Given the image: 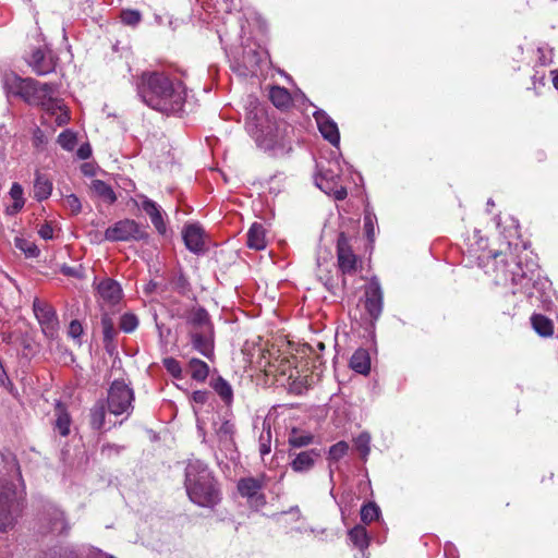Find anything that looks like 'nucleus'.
Segmentation results:
<instances>
[{
    "mask_svg": "<svg viewBox=\"0 0 558 558\" xmlns=\"http://www.w3.org/2000/svg\"><path fill=\"white\" fill-rule=\"evenodd\" d=\"M215 478L207 464L201 460H191L185 469V488L189 496L205 501L198 493L199 485L208 484V481Z\"/></svg>",
    "mask_w": 558,
    "mask_h": 558,
    "instance_id": "obj_6",
    "label": "nucleus"
},
{
    "mask_svg": "<svg viewBox=\"0 0 558 558\" xmlns=\"http://www.w3.org/2000/svg\"><path fill=\"white\" fill-rule=\"evenodd\" d=\"M349 446L345 441H339L332 445L329 449L330 459L338 461L347 454Z\"/></svg>",
    "mask_w": 558,
    "mask_h": 558,
    "instance_id": "obj_46",
    "label": "nucleus"
},
{
    "mask_svg": "<svg viewBox=\"0 0 558 558\" xmlns=\"http://www.w3.org/2000/svg\"><path fill=\"white\" fill-rule=\"evenodd\" d=\"M142 15L137 10H123L121 12V21L125 25L135 26L141 22Z\"/></svg>",
    "mask_w": 558,
    "mask_h": 558,
    "instance_id": "obj_45",
    "label": "nucleus"
},
{
    "mask_svg": "<svg viewBox=\"0 0 558 558\" xmlns=\"http://www.w3.org/2000/svg\"><path fill=\"white\" fill-rule=\"evenodd\" d=\"M291 390L296 392V393H302L303 388H302L301 383L293 381V384L291 385Z\"/></svg>",
    "mask_w": 558,
    "mask_h": 558,
    "instance_id": "obj_61",
    "label": "nucleus"
},
{
    "mask_svg": "<svg viewBox=\"0 0 558 558\" xmlns=\"http://www.w3.org/2000/svg\"><path fill=\"white\" fill-rule=\"evenodd\" d=\"M319 457V451L316 449L301 451L292 459L291 469L298 473L307 472L314 466Z\"/></svg>",
    "mask_w": 558,
    "mask_h": 558,
    "instance_id": "obj_22",
    "label": "nucleus"
},
{
    "mask_svg": "<svg viewBox=\"0 0 558 558\" xmlns=\"http://www.w3.org/2000/svg\"><path fill=\"white\" fill-rule=\"evenodd\" d=\"M19 247L25 253L27 257H37L39 255V248L32 242H22Z\"/></svg>",
    "mask_w": 558,
    "mask_h": 558,
    "instance_id": "obj_51",
    "label": "nucleus"
},
{
    "mask_svg": "<svg viewBox=\"0 0 558 558\" xmlns=\"http://www.w3.org/2000/svg\"><path fill=\"white\" fill-rule=\"evenodd\" d=\"M198 493L204 497L205 501L195 499L193 496H189L191 501L201 507H215L221 500V493L219 485L215 478L208 481L206 485H199Z\"/></svg>",
    "mask_w": 558,
    "mask_h": 558,
    "instance_id": "obj_18",
    "label": "nucleus"
},
{
    "mask_svg": "<svg viewBox=\"0 0 558 558\" xmlns=\"http://www.w3.org/2000/svg\"><path fill=\"white\" fill-rule=\"evenodd\" d=\"M106 417V408L102 401H98L90 410V426L94 429L102 428Z\"/></svg>",
    "mask_w": 558,
    "mask_h": 558,
    "instance_id": "obj_38",
    "label": "nucleus"
},
{
    "mask_svg": "<svg viewBox=\"0 0 558 558\" xmlns=\"http://www.w3.org/2000/svg\"><path fill=\"white\" fill-rule=\"evenodd\" d=\"M28 64L37 75H45L54 71L56 62L50 52L37 48L33 51Z\"/></svg>",
    "mask_w": 558,
    "mask_h": 558,
    "instance_id": "obj_16",
    "label": "nucleus"
},
{
    "mask_svg": "<svg viewBox=\"0 0 558 558\" xmlns=\"http://www.w3.org/2000/svg\"><path fill=\"white\" fill-rule=\"evenodd\" d=\"M34 314L44 330H53L58 324L56 311L46 302L35 299L33 302Z\"/></svg>",
    "mask_w": 558,
    "mask_h": 558,
    "instance_id": "obj_15",
    "label": "nucleus"
},
{
    "mask_svg": "<svg viewBox=\"0 0 558 558\" xmlns=\"http://www.w3.org/2000/svg\"><path fill=\"white\" fill-rule=\"evenodd\" d=\"M24 84H26V78H22L17 76L15 73H7L3 76V85L9 94L14 96L22 97Z\"/></svg>",
    "mask_w": 558,
    "mask_h": 558,
    "instance_id": "obj_29",
    "label": "nucleus"
},
{
    "mask_svg": "<svg viewBox=\"0 0 558 558\" xmlns=\"http://www.w3.org/2000/svg\"><path fill=\"white\" fill-rule=\"evenodd\" d=\"M162 364L167 372L171 374L174 378H182V367L178 360L174 357H166L162 361Z\"/></svg>",
    "mask_w": 558,
    "mask_h": 558,
    "instance_id": "obj_44",
    "label": "nucleus"
},
{
    "mask_svg": "<svg viewBox=\"0 0 558 558\" xmlns=\"http://www.w3.org/2000/svg\"><path fill=\"white\" fill-rule=\"evenodd\" d=\"M208 395L209 392L208 391H205V390H197V391H194L193 392V400L196 402V403H201V404H204L207 402L208 400Z\"/></svg>",
    "mask_w": 558,
    "mask_h": 558,
    "instance_id": "obj_58",
    "label": "nucleus"
},
{
    "mask_svg": "<svg viewBox=\"0 0 558 558\" xmlns=\"http://www.w3.org/2000/svg\"><path fill=\"white\" fill-rule=\"evenodd\" d=\"M100 325L102 330L104 347L109 354H112L117 349L116 340L119 333L116 329L114 320L110 314L102 313Z\"/></svg>",
    "mask_w": 558,
    "mask_h": 558,
    "instance_id": "obj_21",
    "label": "nucleus"
},
{
    "mask_svg": "<svg viewBox=\"0 0 558 558\" xmlns=\"http://www.w3.org/2000/svg\"><path fill=\"white\" fill-rule=\"evenodd\" d=\"M189 372L192 379L196 381H205L209 374V366L206 362L193 357L189 362Z\"/></svg>",
    "mask_w": 558,
    "mask_h": 558,
    "instance_id": "obj_31",
    "label": "nucleus"
},
{
    "mask_svg": "<svg viewBox=\"0 0 558 558\" xmlns=\"http://www.w3.org/2000/svg\"><path fill=\"white\" fill-rule=\"evenodd\" d=\"M535 267L536 265L533 264L532 267L526 266V270H524L522 265L514 259L511 262L506 260L501 267H497V271L501 272L500 276L497 275V278L504 281L510 280L513 286H519L523 289L533 281Z\"/></svg>",
    "mask_w": 558,
    "mask_h": 558,
    "instance_id": "obj_8",
    "label": "nucleus"
},
{
    "mask_svg": "<svg viewBox=\"0 0 558 558\" xmlns=\"http://www.w3.org/2000/svg\"><path fill=\"white\" fill-rule=\"evenodd\" d=\"M269 99L278 109H288L292 105L289 90L281 86H272L269 90Z\"/></svg>",
    "mask_w": 558,
    "mask_h": 558,
    "instance_id": "obj_26",
    "label": "nucleus"
},
{
    "mask_svg": "<svg viewBox=\"0 0 558 558\" xmlns=\"http://www.w3.org/2000/svg\"><path fill=\"white\" fill-rule=\"evenodd\" d=\"M318 130L325 140H340L338 126L335 121L323 110L314 113Z\"/></svg>",
    "mask_w": 558,
    "mask_h": 558,
    "instance_id": "obj_23",
    "label": "nucleus"
},
{
    "mask_svg": "<svg viewBox=\"0 0 558 558\" xmlns=\"http://www.w3.org/2000/svg\"><path fill=\"white\" fill-rule=\"evenodd\" d=\"M380 510L375 502H368L361 509V520L364 523H371L379 517Z\"/></svg>",
    "mask_w": 558,
    "mask_h": 558,
    "instance_id": "obj_41",
    "label": "nucleus"
},
{
    "mask_svg": "<svg viewBox=\"0 0 558 558\" xmlns=\"http://www.w3.org/2000/svg\"><path fill=\"white\" fill-rule=\"evenodd\" d=\"M337 258L342 274L352 275L356 271L359 259L353 253L344 233H340L337 240Z\"/></svg>",
    "mask_w": 558,
    "mask_h": 558,
    "instance_id": "obj_10",
    "label": "nucleus"
},
{
    "mask_svg": "<svg viewBox=\"0 0 558 558\" xmlns=\"http://www.w3.org/2000/svg\"><path fill=\"white\" fill-rule=\"evenodd\" d=\"M138 317L131 312L122 314L119 320L120 330H122L125 333H132L133 331H135L136 328L138 327Z\"/></svg>",
    "mask_w": 558,
    "mask_h": 558,
    "instance_id": "obj_40",
    "label": "nucleus"
},
{
    "mask_svg": "<svg viewBox=\"0 0 558 558\" xmlns=\"http://www.w3.org/2000/svg\"><path fill=\"white\" fill-rule=\"evenodd\" d=\"M374 215L371 214V213H365V216H364V229H365V232H366V235L368 239H373L374 236Z\"/></svg>",
    "mask_w": 558,
    "mask_h": 558,
    "instance_id": "obj_52",
    "label": "nucleus"
},
{
    "mask_svg": "<svg viewBox=\"0 0 558 558\" xmlns=\"http://www.w3.org/2000/svg\"><path fill=\"white\" fill-rule=\"evenodd\" d=\"M186 324L190 330H210L214 329L208 312L203 307H192L185 315Z\"/></svg>",
    "mask_w": 558,
    "mask_h": 558,
    "instance_id": "obj_20",
    "label": "nucleus"
},
{
    "mask_svg": "<svg viewBox=\"0 0 558 558\" xmlns=\"http://www.w3.org/2000/svg\"><path fill=\"white\" fill-rule=\"evenodd\" d=\"M9 194L13 199V205L7 208V213L9 215H14L19 213L25 204L22 185L19 183H13Z\"/></svg>",
    "mask_w": 558,
    "mask_h": 558,
    "instance_id": "obj_37",
    "label": "nucleus"
},
{
    "mask_svg": "<svg viewBox=\"0 0 558 558\" xmlns=\"http://www.w3.org/2000/svg\"><path fill=\"white\" fill-rule=\"evenodd\" d=\"M50 531L54 534H65L69 531V524L65 519L64 512L54 509L50 514Z\"/></svg>",
    "mask_w": 558,
    "mask_h": 558,
    "instance_id": "obj_35",
    "label": "nucleus"
},
{
    "mask_svg": "<svg viewBox=\"0 0 558 558\" xmlns=\"http://www.w3.org/2000/svg\"><path fill=\"white\" fill-rule=\"evenodd\" d=\"M90 189L93 192L101 197L105 202L112 204L116 202L117 196L112 190V187L101 180L92 181Z\"/></svg>",
    "mask_w": 558,
    "mask_h": 558,
    "instance_id": "obj_36",
    "label": "nucleus"
},
{
    "mask_svg": "<svg viewBox=\"0 0 558 558\" xmlns=\"http://www.w3.org/2000/svg\"><path fill=\"white\" fill-rule=\"evenodd\" d=\"M22 99L31 106H40L51 116H54L56 109H61V104L53 98L56 85L51 83H40L34 78L27 77L24 84Z\"/></svg>",
    "mask_w": 558,
    "mask_h": 558,
    "instance_id": "obj_4",
    "label": "nucleus"
},
{
    "mask_svg": "<svg viewBox=\"0 0 558 558\" xmlns=\"http://www.w3.org/2000/svg\"><path fill=\"white\" fill-rule=\"evenodd\" d=\"M315 184L337 201H342L348 195L347 189L340 183V166L336 159L326 162L323 159L317 161Z\"/></svg>",
    "mask_w": 558,
    "mask_h": 558,
    "instance_id": "obj_3",
    "label": "nucleus"
},
{
    "mask_svg": "<svg viewBox=\"0 0 558 558\" xmlns=\"http://www.w3.org/2000/svg\"><path fill=\"white\" fill-rule=\"evenodd\" d=\"M48 135L45 133V131L40 130L39 128L36 129L34 133V140L40 141L44 140V137H47Z\"/></svg>",
    "mask_w": 558,
    "mask_h": 558,
    "instance_id": "obj_60",
    "label": "nucleus"
},
{
    "mask_svg": "<svg viewBox=\"0 0 558 558\" xmlns=\"http://www.w3.org/2000/svg\"><path fill=\"white\" fill-rule=\"evenodd\" d=\"M210 385L225 403L230 404L232 402L233 390L226 379L219 376L216 379H213Z\"/></svg>",
    "mask_w": 558,
    "mask_h": 558,
    "instance_id": "obj_32",
    "label": "nucleus"
},
{
    "mask_svg": "<svg viewBox=\"0 0 558 558\" xmlns=\"http://www.w3.org/2000/svg\"><path fill=\"white\" fill-rule=\"evenodd\" d=\"M60 270H61V272L64 276H68V277H74V278H81L82 277V269H81V267L80 268H75V267H70V266H66V265H62Z\"/></svg>",
    "mask_w": 558,
    "mask_h": 558,
    "instance_id": "obj_54",
    "label": "nucleus"
},
{
    "mask_svg": "<svg viewBox=\"0 0 558 558\" xmlns=\"http://www.w3.org/2000/svg\"><path fill=\"white\" fill-rule=\"evenodd\" d=\"M57 140H76V134L70 130H64L58 135Z\"/></svg>",
    "mask_w": 558,
    "mask_h": 558,
    "instance_id": "obj_59",
    "label": "nucleus"
},
{
    "mask_svg": "<svg viewBox=\"0 0 558 558\" xmlns=\"http://www.w3.org/2000/svg\"><path fill=\"white\" fill-rule=\"evenodd\" d=\"M97 165L95 162H84L82 166H81V171L84 175L86 177H94L96 175L97 173Z\"/></svg>",
    "mask_w": 558,
    "mask_h": 558,
    "instance_id": "obj_53",
    "label": "nucleus"
},
{
    "mask_svg": "<svg viewBox=\"0 0 558 558\" xmlns=\"http://www.w3.org/2000/svg\"><path fill=\"white\" fill-rule=\"evenodd\" d=\"M137 90L147 106L163 113L179 112L185 101L180 85L174 86L161 72H144L140 77Z\"/></svg>",
    "mask_w": 558,
    "mask_h": 558,
    "instance_id": "obj_1",
    "label": "nucleus"
},
{
    "mask_svg": "<svg viewBox=\"0 0 558 558\" xmlns=\"http://www.w3.org/2000/svg\"><path fill=\"white\" fill-rule=\"evenodd\" d=\"M134 392L123 380H114L108 391V409L113 415L130 413L133 410Z\"/></svg>",
    "mask_w": 558,
    "mask_h": 558,
    "instance_id": "obj_5",
    "label": "nucleus"
},
{
    "mask_svg": "<svg viewBox=\"0 0 558 558\" xmlns=\"http://www.w3.org/2000/svg\"><path fill=\"white\" fill-rule=\"evenodd\" d=\"M313 441V436L310 434H302L296 430H292L289 437L290 446L294 448H301L310 445Z\"/></svg>",
    "mask_w": 558,
    "mask_h": 558,
    "instance_id": "obj_42",
    "label": "nucleus"
},
{
    "mask_svg": "<svg viewBox=\"0 0 558 558\" xmlns=\"http://www.w3.org/2000/svg\"><path fill=\"white\" fill-rule=\"evenodd\" d=\"M52 192V182L51 180L39 172H36V179L34 182V197L41 202L47 199Z\"/></svg>",
    "mask_w": 558,
    "mask_h": 558,
    "instance_id": "obj_27",
    "label": "nucleus"
},
{
    "mask_svg": "<svg viewBox=\"0 0 558 558\" xmlns=\"http://www.w3.org/2000/svg\"><path fill=\"white\" fill-rule=\"evenodd\" d=\"M147 238L145 229L132 219L120 220L105 231V240L110 242L140 241Z\"/></svg>",
    "mask_w": 558,
    "mask_h": 558,
    "instance_id": "obj_7",
    "label": "nucleus"
},
{
    "mask_svg": "<svg viewBox=\"0 0 558 558\" xmlns=\"http://www.w3.org/2000/svg\"><path fill=\"white\" fill-rule=\"evenodd\" d=\"M138 199L141 202V209L145 211V214L149 217L156 231L161 235H166L167 225L163 218L166 213L162 210V208L156 202L145 195H140Z\"/></svg>",
    "mask_w": 558,
    "mask_h": 558,
    "instance_id": "obj_12",
    "label": "nucleus"
},
{
    "mask_svg": "<svg viewBox=\"0 0 558 558\" xmlns=\"http://www.w3.org/2000/svg\"><path fill=\"white\" fill-rule=\"evenodd\" d=\"M76 142H61L62 148L65 150L74 149V145Z\"/></svg>",
    "mask_w": 558,
    "mask_h": 558,
    "instance_id": "obj_62",
    "label": "nucleus"
},
{
    "mask_svg": "<svg viewBox=\"0 0 558 558\" xmlns=\"http://www.w3.org/2000/svg\"><path fill=\"white\" fill-rule=\"evenodd\" d=\"M350 366L353 371L360 374H367L371 368V361L365 350H357L353 353L350 360Z\"/></svg>",
    "mask_w": 558,
    "mask_h": 558,
    "instance_id": "obj_30",
    "label": "nucleus"
},
{
    "mask_svg": "<svg viewBox=\"0 0 558 558\" xmlns=\"http://www.w3.org/2000/svg\"><path fill=\"white\" fill-rule=\"evenodd\" d=\"M24 494L12 483L0 486V532L13 529L23 509Z\"/></svg>",
    "mask_w": 558,
    "mask_h": 558,
    "instance_id": "obj_2",
    "label": "nucleus"
},
{
    "mask_svg": "<svg viewBox=\"0 0 558 558\" xmlns=\"http://www.w3.org/2000/svg\"><path fill=\"white\" fill-rule=\"evenodd\" d=\"M348 536L353 545L361 550H364L369 545V536L366 529L362 525H355L353 529H351L348 533Z\"/></svg>",
    "mask_w": 558,
    "mask_h": 558,
    "instance_id": "obj_33",
    "label": "nucleus"
},
{
    "mask_svg": "<svg viewBox=\"0 0 558 558\" xmlns=\"http://www.w3.org/2000/svg\"><path fill=\"white\" fill-rule=\"evenodd\" d=\"M83 331H84V329H83V326L80 323V320L74 319L70 323L69 329H68V335H69V337L76 340L77 343H81V336L83 335Z\"/></svg>",
    "mask_w": 558,
    "mask_h": 558,
    "instance_id": "obj_50",
    "label": "nucleus"
},
{
    "mask_svg": "<svg viewBox=\"0 0 558 558\" xmlns=\"http://www.w3.org/2000/svg\"><path fill=\"white\" fill-rule=\"evenodd\" d=\"M265 485V476L244 477L238 482V490L242 497L265 504L264 495L259 494Z\"/></svg>",
    "mask_w": 558,
    "mask_h": 558,
    "instance_id": "obj_14",
    "label": "nucleus"
},
{
    "mask_svg": "<svg viewBox=\"0 0 558 558\" xmlns=\"http://www.w3.org/2000/svg\"><path fill=\"white\" fill-rule=\"evenodd\" d=\"M369 442H371V437L366 433L360 434L354 440L355 448L360 452V454L362 456L363 459H365L369 453V450H371Z\"/></svg>",
    "mask_w": 558,
    "mask_h": 558,
    "instance_id": "obj_43",
    "label": "nucleus"
},
{
    "mask_svg": "<svg viewBox=\"0 0 558 558\" xmlns=\"http://www.w3.org/2000/svg\"><path fill=\"white\" fill-rule=\"evenodd\" d=\"M384 294L377 278H372L365 288V308L371 318L377 319L383 312Z\"/></svg>",
    "mask_w": 558,
    "mask_h": 558,
    "instance_id": "obj_11",
    "label": "nucleus"
},
{
    "mask_svg": "<svg viewBox=\"0 0 558 558\" xmlns=\"http://www.w3.org/2000/svg\"><path fill=\"white\" fill-rule=\"evenodd\" d=\"M173 289L181 294H186L190 291V282L183 274H179L172 280Z\"/></svg>",
    "mask_w": 558,
    "mask_h": 558,
    "instance_id": "obj_47",
    "label": "nucleus"
},
{
    "mask_svg": "<svg viewBox=\"0 0 558 558\" xmlns=\"http://www.w3.org/2000/svg\"><path fill=\"white\" fill-rule=\"evenodd\" d=\"M76 155L80 159H88L92 156V147L88 142H85L76 151Z\"/></svg>",
    "mask_w": 558,
    "mask_h": 558,
    "instance_id": "obj_55",
    "label": "nucleus"
},
{
    "mask_svg": "<svg viewBox=\"0 0 558 558\" xmlns=\"http://www.w3.org/2000/svg\"><path fill=\"white\" fill-rule=\"evenodd\" d=\"M124 447L118 444L107 442L101 446L100 452L107 458L119 456L123 451Z\"/></svg>",
    "mask_w": 558,
    "mask_h": 558,
    "instance_id": "obj_48",
    "label": "nucleus"
},
{
    "mask_svg": "<svg viewBox=\"0 0 558 558\" xmlns=\"http://www.w3.org/2000/svg\"><path fill=\"white\" fill-rule=\"evenodd\" d=\"M288 142H257V148L272 158H279L288 155L291 146L287 145Z\"/></svg>",
    "mask_w": 558,
    "mask_h": 558,
    "instance_id": "obj_25",
    "label": "nucleus"
},
{
    "mask_svg": "<svg viewBox=\"0 0 558 558\" xmlns=\"http://www.w3.org/2000/svg\"><path fill=\"white\" fill-rule=\"evenodd\" d=\"M189 336L194 350L207 359L214 356V329L210 330H189Z\"/></svg>",
    "mask_w": 558,
    "mask_h": 558,
    "instance_id": "obj_13",
    "label": "nucleus"
},
{
    "mask_svg": "<svg viewBox=\"0 0 558 558\" xmlns=\"http://www.w3.org/2000/svg\"><path fill=\"white\" fill-rule=\"evenodd\" d=\"M247 246L252 250L262 251L266 247V232L263 225L254 222L247 231Z\"/></svg>",
    "mask_w": 558,
    "mask_h": 558,
    "instance_id": "obj_24",
    "label": "nucleus"
},
{
    "mask_svg": "<svg viewBox=\"0 0 558 558\" xmlns=\"http://www.w3.org/2000/svg\"><path fill=\"white\" fill-rule=\"evenodd\" d=\"M214 425L219 449L227 458L233 460L236 456L234 441L235 425L228 418H221Z\"/></svg>",
    "mask_w": 558,
    "mask_h": 558,
    "instance_id": "obj_9",
    "label": "nucleus"
},
{
    "mask_svg": "<svg viewBox=\"0 0 558 558\" xmlns=\"http://www.w3.org/2000/svg\"><path fill=\"white\" fill-rule=\"evenodd\" d=\"M101 301L107 305H116L122 299V289L113 279L107 278L99 282L97 287Z\"/></svg>",
    "mask_w": 558,
    "mask_h": 558,
    "instance_id": "obj_19",
    "label": "nucleus"
},
{
    "mask_svg": "<svg viewBox=\"0 0 558 558\" xmlns=\"http://www.w3.org/2000/svg\"><path fill=\"white\" fill-rule=\"evenodd\" d=\"M534 330L542 337H549L554 332L553 323L544 315L535 314L531 317Z\"/></svg>",
    "mask_w": 558,
    "mask_h": 558,
    "instance_id": "obj_34",
    "label": "nucleus"
},
{
    "mask_svg": "<svg viewBox=\"0 0 558 558\" xmlns=\"http://www.w3.org/2000/svg\"><path fill=\"white\" fill-rule=\"evenodd\" d=\"M64 206L71 210L72 214L77 215L82 210V205L78 197L74 194H70L64 198Z\"/></svg>",
    "mask_w": 558,
    "mask_h": 558,
    "instance_id": "obj_49",
    "label": "nucleus"
},
{
    "mask_svg": "<svg viewBox=\"0 0 558 558\" xmlns=\"http://www.w3.org/2000/svg\"><path fill=\"white\" fill-rule=\"evenodd\" d=\"M38 233L45 240H50L53 238V229L49 223L41 225Z\"/></svg>",
    "mask_w": 558,
    "mask_h": 558,
    "instance_id": "obj_56",
    "label": "nucleus"
},
{
    "mask_svg": "<svg viewBox=\"0 0 558 558\" xmlns=\"http://www.w3.org/2000/svg\"><path fill=\"white\" fill-rule=\"evenodd\" d=\"M56 429L61 436H68L70 434L71 417L65 407L61 402L56 404Z\"/></svg>",
    "mask_w": 558,
    "mask_h": 558,
    "instance_id": "obj_28",
    "label": "nucleus"
},
{
    "mask_svg": "<svg viewBox=\"0 0 558 558\" xmlns=\"http://www.w3.org/2000/svg\"><path fill=\"white\" fill-rule=\"evenodd\" d=\"M259 453L262 457L268 454L271 450V428L266 421L263 422V429L258 438Z\"/></svg>",
    "mask_w": 558,
    "mask_h": 558,
    "instance_id": "obj_39",
    "label": "nucleus"
},
{
    "mask_svg": "<svg viewBox=\"0 0 558 558\" xmlns=\"http://www.w3.org/2000/svg\"><path fill=\"white\" fill-rule=\"evenodd\" d=\"M182 238L186 248L193 253H201L204 251V231L201 226L191 223L184 227Z\"/></svg>",
    "mask_w": 558,
    "mask_h": 558,
    "instance_id": "obj_17",
    "label": "nucleus"
},
{
    "mask_svg": "<svg viewBox=\"0 0 558 558\" xmlns=\"http://www.w3.org/2000/svg\"><path fill=\"white\" fill-rule=\"evenodd\" d=\"M54 114H56L54 121L58 125H63V124L68 123V121L70 120L68 112L62 111V108L56 109Z\"/></svg>",
    "mask_w": 558,
    "mask_h": 558,
    "instance_id": "obj_57",
    "label": "nucleus"
},
{
    "mask_svg": "<svg viewBox=\"0 0 558 558\" xmlns=\"http://www.w3.org/2000/svg\"><path fill=\"white\" fill-rule=\"evenodd\" d=\"M554 86L558 89V73L553 78Z\"/></svg>",
    "mask_w": 558,
    "mask_h": 558,
    "instance_id": "obj_64",
    "label": "nucleus"
},
{
    "mask_svg": "<svg viewBox=\"0 0 558 558\" xmlns=\"http://www.w3.org/2000/svg\"><path fill=\"white\" fill-rule=\"evenodd\" d=\"M332 144V146L335 147L336 150L332 151L333 155L336 154H340V148H339V142L338 141H335V142H330Z\"/></svg>",
    "mask_w": 558,
    "mask_h": 558,
    "instance_id": "obj_63",
    "label": "nucleus"
}]
</instances>
